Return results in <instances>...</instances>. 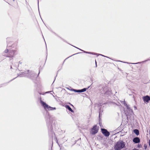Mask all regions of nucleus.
I'll return each instance as SVG.
<instances>
[{"instance_id": "1", "label": "nucleus", "mask_w": 150, "mask_h": 150, "mask_svg": "<svg viewBox=\"0 0 150 150\" xmlns=\"http://www.w3.org/2000/svg\"><path fill=\"white\" fill-rule=\"evenodd\" d=\"M40 102L42 106L44 108V109L46 110L51 111L55 110L56 109V108H55L50 107L44 102L42 100H40Z\"/></svg>"}, {"instance_id": "2", "label": "nucleus", "mask_w": 150, "mask_h": 150, "mask_svg": "<svg viewBox=\"0 0 150 150\" xmlns=\"http://www.w3.org/2000/svg\"><path fill=\"white\" fill-rule=\"evenodd\" d=\"M125 146V144L122 141L118 142L116 144L115 146V150H120L123 148Z\"/></svg>"}, {"instance_id": "3", "label": "nucleus", "mask_w": 150, "mask_h": 150, "mask_svg": "<svg viewBox=\"0 0 150 150\" xmlns=\"http://www.w3.org/2000/svg\"><path fill=\"white\" fill-rule=\"evenodd\" d=\"M16 51L15 50H9L8 54L7 56V57L11 58L10 60L13 59V58L16 54Z\"/></svg>"}, {"instance_id": "4", "label": "nucleus", "mask_w": 150, "mask_h": 150, "mask_svg": "<svg viewBox=\"0 0 150 150\" xmlns=\"http://www.w3.org/2000/svg\"><path fill=\"white\" fill-rule=\"evenodd\" d=\"M98 131V129L97 127V126L94 125L92 128L91 133L93 134H95Z\"/></svg>"}, {"instance_id": "5", "label": "nucleus", "mask_w": 150, "mask_h": 150, "mask_svg": "<svg viewBox=\"0 0 150 150\" xmlns=\"http://www.w3.org/2000/svg\"><path fill=\"white\" fill-rule=\"evenodd\" d=\"M101 131L103 134L106 137H108L110 134V132L107 130L104 129H101Z\"/></svg>"}, {"instance_id": "6", "label": "nucleus", "mask_w": 150, "mask_h": 150, "mask_svg": "<svg viewBox=\"0 0 150 150\" xmlns=\"http://www.w3.org/2000/svg\"><path fill=\"white\" fill-rule=\"evenodd\" d=\"M143 100L144 102L148 103L150 100V98L149 96H146L143 97Z\"/></svg>"}, {"instance_id": "7", "label": "nucleus", "mask_w": 150, "mask_h": 150, "mask_svg": "<svg viewBox=\"0 0 150 150\" xmlns=\"http://www.w3.org/2000/svg\"><path fill=\"white\" fill-rule=\"evenodd\" d=\"M9 52V50L8 49L6 48V49L3 53V56L7 57V56Z\"/></svg>"}, {"instance_id": "8", "label": "nucleus", "mask_w": 150, "mask_h": 150, "mask_svg": "<svg viewBox=\"0 0 150 150\" xmlns=\"http://www.w3.org/2000/svg\"><path fill=\"white\" fill-rule=\"evenodd\" d=\"M133 142L135 143H138L140 142V140L139 138L138 137H136L134 138L133 140Z\"/></svg>"}, {"instance_id": "9", "label": "nucleus", "mask_w": 150, "mask_h": 150, "mask_svg": "<svg viewBox=\"0 0 150 150\" xmlns=\"http://www.w3.org/2000/svg\"><path fill=\"white\" fill-rule=\"evenodd\" d=\"M127 111L128 112V113L126 111H125V114H126V115H129V114L131 115L133 113L132 110L131 109H130L129 110H127Z\"/></svg>"}, {"instance_id": "10", "label": "nucleus", "mask_w": 150, "mask_h": 150, "mask_svg": "<svg viewBox=\"0 0 150 150\" xmlns=\"http://www.w3.org/2000/svg\"><path fill=\"white\" fill-rule=\"evenodd\" d=\"M74 47L80 50L81 51H83L84 53H86L90 54H94V55H96L97 54L96 53H93V52H86V51H84L83 50H81V49H80L79 48H78L77 47H75V46H74Z\"/></svg>"}, {"instance_id": "11", "label": "nucleus", "mask_w": 150, "mask_h": 150, "mask_svg": "<svg viewBox=\"0 0 150 150\" xmlns=\"http://www.w3.org/2000/svg\"><path fill=\"white\" fill-rule=\"evenodd\" d=\"M50 122L48 123V125L49 126L52 125L54 123V121L52 119L50 118Z\"/></svg>"}, {"instance_id": "12", "label": "nucleus", "mask_w": 150, "mask_h": 150, "mask_svg": "<svg viewBox=\"0 0 150 150\" xmlns=\"http://www.w3.org/2000/svg\"><path fill=\"white\" fill-rule=\"evenodd\" d=\"M9 39L8 38L7 40V48H8V47H14V46H13V45H11V44H12V42H8V40Z\"/></svg>"}, {"instance_id": "13", "label": "nucleus", "mask_w": 150, "mask_h": 150, "mask_svg": "<svg viewBox=\"0 0 150 150\" xmlns=\"http://www.w3.org/2000/svg\"><path fill=\"white\" fill-rule=\"evenodd\" d=\"M86 89L87 88H84L81 90H77V92H76L81 93L84 92L86 91Z\"/></svg>"}, {"instance_id": "14", "label": "nucleus", "mask_w": 150, "mask_h": 150, "mask_svg": "<svg viewBox=\"0 0 150 150\" xmlns=\"http://www.w3.org/2000/svg\"><path fill=\"white\" fill-rule=\"evenodd\" d=\"M65 107L67 109H68L69 111H70L71 112H73V110L71 109L70 107L68 105H66Z\"/></svg>"}, {"instance_id": "15", "label": "nucleus", "mask_w": 150, "mask_h": 150, "mask_svg": "<svg viewBox=\"0 0 150 150\" xmlns=\"http://www.w3.org/2000/svg\"><path fill=\"white\" fill-rule=\"evenodd\" d=\"M122 102L123 103L124 105L127 108V110H129L130 109L129 106L127 105V104L126 103L125 100L124 101H122Z\"/></svg>"}, {"instance_id": "16", "label": "nucleus", "mask_w": 150, "mask_h": 150, "mask_svg": "<svg viewBox=\"0 0 150 150\" xmlns=\"http://www.w3.org/2000/svg\"><path fill=\"white\" fill-rule=\"evenodd\" d=\"M28 75H27V74L26 75L25 73H24V72H23V73L22 74L18 75V76L21 77V76H28Z\"/></svg>"}, {"instance_id": "17", "label": "nucleus", "mask_w": 150, "mask_h": 150, "mask_svg": "<svg viewBox=\"0 0 150 150\" xmlns=\"http://www.w3.org/2000/svg\"><path fill=\"white\" fill-rule=\"evenodd\" d=\"M134 132L137 135H138L139 134V131L137 129H135L134 130Z\"/></svg>"}, {"instance_id": "18", "label": "nucleus", "mask_w": 150, "mask_h": 150, "mask_svg": "<svg viewBox=\"0 0 150 150\" xmlns=\"http://www.w3.org/2000/svg\"><path fill=\"white\" fill-rule=\"evenodd\" d=\"M99 55H101V56H103V57H107V58H109L108 57H106V56H104V55H102V54H99Z\"/></svg>"}, {"instance_id": "19", "label": "nucleus", "mask_w": 150, "mask_h": 150, "mask_svg": "<svg viewBox=\"0 0 150 150\" xmlns=\"http://www.w3.org/2000/svg\"><path fill=\"white\" fill-rule=\"evenodd\" d=\"M73 91H74V92H77V90H76V89H74L73 90Z\"/></svg>"}, {"instance_id": "20", "label": "nucleus", "mask_w": 150, "mask_h": 150, "mask_svg": "<svg viewBox=\"0 0 150 150\" xmlns=\"http://www.w3.org/2000/svg\"><path fill=\"white\" fill-rule=\"evenodd\" d=\"M95 63H96V66L97 67V64H96V61H95Z\"/></svg>"}, {"instance_id": "21", "label": "nucleus", "mask_w": 150, "mask_h": 150, "mask_svg": "<svg viewBox=\"0 0 150 150\" xmlns=\"http://www.w3.org/2000/svg\"><path fill=\"white\" fill-rule=\"evenodd\" d=\"M51 92V91L47 92H46V93H49V92Z\"/></svg>"}, {"instance_id": "22", "label": "nucleus", "mask_w": 150, "mask_h": 150, "mask_svg": "<svg viewBox=\"0 0 150 150\" xmlns=\"http://www.w3.org/2000/svg\"><path fill=\"white\" fill-rule=\"evenodd\" d=\"M74 89H71V91H73V90Z\"/></svg>"}, {"instance_id": "23", "label": "nucleus", "mask_w": 150, "mask_h": 150, "mask_svg": "<svg viewBox=\"0 0 150 150\" xmlns=\"http://www.w3.org/2000/svg\"><path fill=\"white\" fill-rule=\"evenodd\" d=\"M100 112H99V116L100 115Z\"/></svg>"}, {"instance_id": "24", "label": "nucleus", "mask_w": 150, "mask_h": 150, "mask_svg": "<svg viewBox=\"0 0 150 150\" xmlns=\"http://www.w3.org/2000/svg\"><path fill=\"white\" fill-rule=\"evenodd\" d=\"M133 63V64H138V63Z\"/></svg>"}, {"instance_id": "25", "label": "nucleus", "mask_w": 150, "mask_h": 150, "mask_svg": "<svg viewBox=\"0 0 150 150\" xmlns=\"http://www.w3.org/2000/svg\"><path fill=\"white\" fill-rule=\"evenodd\" d=\"M39 3V0H38V4Z\"/></svg>"}, {"instance_id": "26", "label": "nucleus", "mask_w": 150, "mask_h": 150, "mask_svg": "<svg viewBox=\"0 0 150 150\" xmlns=\"http://www.w3.org/2000/svg\"><path fill=\"white\" fill-rule=\"evenodd\" d=\"M52 96L54 97V96L53 95H52Z\"/></svg>"}, {"instance_id": "27", "label": "nucleus", "mask_w": 150, "mask_h": 150, "mask_svg": "<svg viewBox=\"0 0 150 150\" xmlns=\"http://www.w3.org/2000/svg\"><path fill=\"white\" fill-rule=\"evenodd\" d=\"M33 75V76H34V74H32Z\"/></svg>"}, {"instance_id": "28", "label": "nucleus", "mask_w": 150, "mask_h": 150, "mask_svg": "<svg viewBox=\"0 0 150 150\" xmlns=\"http://www.w3.org/2000/svg\"><path fill=\"white\" fill-rule=\"evenodd\" d=\"M77 53L76 54H78V53Z\"/></svg>"}, {"instance_id": "29", "label": "nucleus", "mask_w": 150, "mask_h": 150, "mask_svg": "<svg viewBox=\"0 0 150 150\" xmlns=\"http://www.w3.org/2000/svg\"><path fill=\"white\" fill-rule=\"evenodd\" d=\"M89 87H90V86L88 87L87 88H89Z\"/></svg>"}, {"instance_id": "30", "label": "nucleus", "mask_w": 150, "mask_h": 150, "mask_svg": "<svg viewBox=\"0 0 150 150\" xmlns=\"http://www.w3.org/2000/svg\"><path fill=\"white\" fill-rule=\"evenodd\" d=\"M11 69H12V67H11Z\"/></svg>"}]
</instances>
